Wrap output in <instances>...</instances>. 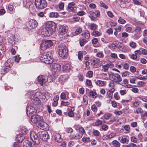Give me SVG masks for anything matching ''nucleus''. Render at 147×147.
I'll use <instances>...</instances> for the list:
<instances>
[{"label": "nucleus", "mask_w": 147, "mask_h": 147, "mask_svg": "<svg viewBox=\"0 0 147 147\" xmlns=\"http://www.w3.org/2000/svg\"><path fill=\"white\" fill-rule=\"evenodd\" d=\"M30 137L33 143L28 140H26L24 142V147H37V145L40 142V140L34 131H32L30 134Z\"/></svg>", "instance_id": "1"}, {"label": "nucleus", "mask_w": 147, "mask_h": 147, "mask_svg": "<svg viewBox=\"0 0 147 147\" xmlns=\"http://www.w3.org/2000/svg\"><path fill=\"white\" fill-rule=\"evenodd\" d=\"M40 60L42 62L47 64L53 63V61L52 53L51 51L45 52L40 55Z\"/></svg>", "instance_id": "2"}, {"label": "nucleus", "mask_w": 147, "mask_h": 147, "mask_svg": "<svg viewBox=\"0 0 147 147\" xmlns=\"http://www.w3.org/2000/svg\"><path fill=\"white\" fill-rule=\"evenodd\" d=\"M68 49L64 45H60L58 47V54L59 56L64 59L66 58L67 55Z\"/></svg>", "instance_id": "3"}, {"label": "nucleus", "mask_w": 147, "mask_h": 147, "mask_svg": "<svg viewBox=\"0 0 147 147\" xmlns=\"http://www.w3.org/2000/svg\"><path fill=\"white\" fill-rule=\"evenodd\" d=\"M45 27L49 32L50 36L55 32L56 28V26L55 24L51 22L47 23Z\"/></svg>", "instance_id": "4"}, {"label": "nucleus", "mask_w": 147, "mask_h": 147, "mask_svg": "<svg viewBox=\"0 0 147 147\" xmlns=\"http://www.w3.org/2000/svg\"><path fill=\"white\" fill-rule=\"evenodd\" d=\"M34 4L36 8L39 9L45 8L47 5L45 0H35Z\"/></svg>", "instance_id": "5"}, {"label": "nucleus", "mask_w": 147, "mask_h": 147, "mask_svg": "<svg viewBox=\"0 0 147 147\" xmlns=\"http://www.w3.org/2000/svg\"><path fill=\"white\" fill-rule=\"evenodd\" d=\"M53 45V43L51 40H46L43 41L40 48L41 50L44 51Z\"/></svg>", "instance_id": "6"}, {"label": "nucleus", "mask_w": 147, "mask_h": 147, "mask_svg": "<svg viewBox=\"0 0 147 147\" xmlns=\"http://www.w3.org/2000/svg\"><path fill=\"white\" fill-rule=\"evenodd\" d=\"M50 77H48L47 76L40 75L38 77V80L40 84L43 86L44 84H45L47 82H51L53 81L49 79Z\"/></svg>", "instance_id": "7"}, {"label": "nucleus", "mask_w": 147, "mask_h": 147, "mask_svg": "<svg viewBox=\"0 0 147 147\" xmlns=\"http://www.w3.org/2000/svg\"><path fill=\"white\" fill-rule=\"evenodd\" d=\"M35 134H36V133ZM38 137V136L40 138L45 141H47L48 139L49 138V135L48 134V133L45 130L41 131L38 132V135L36 134Z\"/></svg>", "instance_id": "8"}, {"label": "nucleus", "mask_w": 147, "mask_h": 147, "mask_svg": "<svg viewBox=\"0 0 147 147\" xmlns=\"http://www.w3.org/2000/svg\"><path fill=\"white\" fill-rule=\"evenodd\" d=\"M109 77L112 81L116 82L122 81V78L119 74L114 73H111L109 74Z\"/></svg>", "instance_id": "9"}, {"label": "nucleus", "mask_w": 147, "mask_h": 147, "mask_svg": "<svg viewBox=\"0 0 147 147\" xmlns=\"http://www.w3.org/2000/svg\"><path fill=\"white\" fill-rule=\"evenodd\" d=\"M11 60L10 59H8L4 64V68L2 70L4 73H7L9 71L10 69L13 65V64L10 61Z\"/></svg>", "instance_id": "10"}, {"label": "nucleus", "mask_w": 147, "mask_h": 147, "mask_svg": "<svg viewBox=\"0 0 147 147\" xmlns=\"http://www.w3.org/2000/svg\"><path fill=\"white\" fill-rule=\"evenodd\" d=\"M43 120L42 117L36 115H33L31 118V121L32 123L35 124H38L40 121Z\"/></svg>", "instance_id": "11"}, {"label": "nucleus", "mask_w": 147, "mask_h": 147, "mask_svg": "<svg viewBox=\"0 0 147 147\" xmlns=\"http://www.w3.org/2000/svg\"><path fill=\"white\" fill-rule=\"evenodd\" d=\"M68 27L66 25H59V33L63 34L66 33L68 31Z\"/></svg>", "instance_id": "12"}, {"label": "nucleus", "mask_w": 147, "mask_h": 147, "mask_svg": "<svg viewBox=\"0 0 147 147\" xmlns=\"http://www.w3.org/2000/svg\"><path fill=\"white\" fill-rule=\"evenodd\" d=\"M61 69V66L59 64L55 63L53 65L52 70L53 73L58 74Z\"/></svg>", "instance_id": "13"}, {"label": "nucleus", "mask_w": 147, "mask_h": 147, "mask_svg": "<svg viewBox=\"0 0 147 147\" xmlns=\"http://www.w3.org/2000/svg\"><path fill=\"white\" fill-rule=\"evenodd\" d=\"M37 26V22L34 20H31L28 23V27L30 29L35 28Z\"/></svg>", "instance_id": "14"}, {"label": "nucleus", "mask_w": 147, "mask_h": 147, "mask_svg": "<svg viewBox=\"0 0 147 147\" xmlns=\"http://www.w3.org/2000/svg\"><path fill=\"white\" fill-rule=\"evenodd\" d=\"M23 4L24 6L27 8H29L30 11L32 9L33 4L30 0H24Z\"/></svg>", "instance_id": "15"}, {"label": "nucleus", "mask_w": 147, "mask_h": 147, "mask_svg": "<svg viewBox=\"0 0 147 147\" xmlns=\"http://www.w3.org/2000/svg\"><path fill=\"white\" fill-rule=\"evenodd\" d=\"M82 137V135L79 133L74 132L70 135L69 138L72 140H77L80 139Z\"/></svg>", "instance_id": "16"}, {"label": "nucleus", "mask_w": 147, "mask_h": 147, "mask_svg": "<svg viewBox=\"0 0 147 147\" xmlns=\"http://www.w3.org/2000/svg\"><path fill=\"white\" fill-rule=\"evenodd\" d=\"M118 140L121 143L123 144H128L129 142V138L123 136H119L118 138Z\"/></svg>", "instance_id": "17"}, {"label": "nucleus", "mask_w": 147, "mask_h": 147, "mask_svg": "<svg viewBox=\"0 0 147 147\" xmlns=\"http://www.w3.org/2000/svg\"><path fill=\"white\" fill-rule=\"evenodd\" d=\"M89 17L92 20L94 21H96L98 20L96 16V13L93 11H90L89 12Z\"/></svg>", "instance_id": "18"}, {"label": "nucleus", "mask_w": 147, "mask_h": 147, "mask_svg": "<svg viewBox=\"0 0 147 147\" xmlns=\"http://www.w3.org/2000/svg\"><path fill=\"white\" fill-rule=\"evenodd\" d=\"M114 66V65L111 63L106 64V65L102 66V71L104 72H106L108 70L109 68H112Z\"/></svg>", "instance_id": "19"}, {"label": "nucleus", "mask_w": 147, "mask_h": 147, "mask_svg": "<svg viewBox=\"0 0 147 147\" xmlns=\"http://www.w3.org/2000/svg\"><path fill=\"white\" fill-rule=\"evenodd\" d=\"M68 79L67 75H63L61 76L59 78V81L61 84H63Z\"/></svg>", "instance_id": "20"}, {"label": "nucleus", "mask_w": 147, "mask_h": 147, "mask_svg": "<svg viewBox=\"0 0 147 147\" xmlns=\"http://www.w3.org/2000/svg\"><path fill=\"white\" fill-rule=\"evenodd\" d=\"M41 34L43 37H47L50 36L49 32L45 27L41 30Z\"/></svg>", "instance_id": "21"}, {"label": "nucleus", "mask_w": 147, "mask_h": 147, "mask_svg": "<svg viewBox=\"0 0 147 147\" xmlns=\"http://www.w3.org/2000/svg\"><path fill=\"white\" fill-rule=\"evenodd\" d=\"M54 138L55 141L58 142H61L63 140L61 135L58 133L55 134Z\"/></svg>", "instance_id": "22"}, {"label": "nucleus", "mask_w": 147, "mask_h": 147, "mask_svg": "<svg viewBox=\"0 0 147 147\" xmlns=\"http://www.w3.org/2000/svg\"><path fill=\"white\" fill-rule=\"evenodd\" d=\"M62 68L64 71L67 72L71 69V67L70 64L67 63L63 65Z\"/></svg>", "instance_id": "23"}, {"label": "nucleus", "mask_w": 147, "mask_h": 147, "mask_svg": "<svg viewBox=\"0 0 147 147\" xmlns=\"http://www.w3.org/2000/svg\"><path fill=\"white\" fill-rule=\"evenodd\" d=\"M39 127H40L42 129H46V127L47 126V124L43 122L42 120L40 121V122L38 123Z\"/></svg>", "instance_id": "24"}, {"label": "nucleus", "mask_w": 147, "mask_h": 147, "mask_svg": "<svg viewBox=\"0 0 147 147\" xmlns=\"http://www.w3.org/2000/svg\"><path fill=\"white\" fill-rule=\"evenodd\" d=\"M24 137L22 134H19L16 137V142L19 143H21L23 140Z\"/></svg>", "instance_id": "25"}, {"label": "nucleus", "mask_w": 147, "mask_h": 147, "mask_svg": "<svg viewBox=\"0 0 147 147\" xmlns=\"http://www.w3.org/2000/svg\"><path fill=\"white\" fill-rule=\"evenodd\" d=\"M105 61H99L98 63L96 64H94L93 65V67L94 68H98L100 66H103V65L105 63Z\"/></svg>", "instance_id": "26"}, {"label": "nucleus", "mask_w": 147, "mask_h": 147, "mask_svg": "<svg viewBox=\"0 0 147 147\" xmlns=\"http://www.w3.org/2000/svg\"><path fill=\"white\" fill-rule=\"evenodd\" d=\"M71 108V109L69 110L68 115L70 117H73L74 116V111L75 110L74 107H72Z\"/></svg>", "instance_id": "27"}, {"label": "nucleus", "mask_w": 147, "mask_h": 147, "mask_svg": "<svg viewBox=\"0 0 147 147\" xmlns=\"http://www.w3.org/2000/svg\"><path fill=\"white\" fill-rule=\"evenodd\" d=\"M96 84L100 86H105L106 84V82L101 80H98L96 82Z\"/></svg>", "instance_id": "28"}, {"label": "nucleus", "mask_w": 147, "mask_h": 147, "mask_svg": "<svg viewBox=\"0 0 147 147\" xmlns=\"http://www.w3.org/2000/svg\"><path fill=\"white\" fill-rule=\"evenodd\" d=\"M89 95L93 98H96L97 97V94L96 92L92 90L90 91Z\"/></svg>", "instance_id": "29"}, {"label": "nucleus", "mask_w": 147, "mask_h": 147, "mask_svg": "<svg viewBox=\"0 0 147 147\" xmlns=\"http://www.w3.org/2000/svg\"><path fill=\"white\" fill-rule=\"evenodd\" d=\"M115 90V89H110L107 92V95L109 98L111 97L113 95V93Z\"/></svg>", "instance_id": "30"}, {"label": "nucleus", "mask_w": 147, "mask_h": 147, "mask_svg": "<svg viewBox=\"0 0 147 147\" xmlns=\"http://www.w3.org/2000/svg\"><path fill=\"white\" fill-rule=\"evenodd\" d=\"M102 125V121L101 120L99 119H97L96 121L93 123V125L94 126L98 127Z\"/></svg>", "instance_id": "31"}, {"label": "nucleus", "mask_w": 147, "mask_h": 147, "mask_svg": "<svg viewBox=\"0 0 147 147\" xmlns=\"http://www.w3.org/2000/svg\"><path fill=\"white\" fill-rule=\"evenodd\" d=\"M20 131L24 135H25L28 132V131L27 129L24 127L20 128Z\"/></svg>", "instance_id": "32"}, {"label": "nucleus", "mask_w": 147, "mask_h": 147, "mask_svg": "<svg viewBox=\"0 0 147 147\" xmlns=\"http://www.w3.org/2000/svg\"><path fill=\"white\" fill-rule=\"evenodd\" d=\"M112 144L115 147H120L121 145L120 143L117 140L113 141Z\"/></svg>", "instance_id": "33"}, {"label": "nucleus", "mask_w": 147, "mask_h": 147, "mask_svg": "<svg viewBox=\"0 0 147 147\" xmlns=\"http://www.w3.org/2000/svg\"><path fill=\"white\" fill-rule=\"evenodd\" d=\"M49 16L51 18H58L59 16V15L57 13L52 12L50 13Z\"/></svg>", "instance_id": "34"}, {"label": "nucleus", "mask_w": 147, "mask_h": 147, "mask_svg": "<svg viewBox=\"0 0 147 147\" xmlns=\"http://www.w3.org/2000/svg\"><path fill=\"white\" fill-rule=\"evenodd\" d=\"M82 35L85 37L86 39H88L90 36V33L88 31H86L85 32L82 34Z\"/></svg>", "instance_id": "35"}, {"label": "nucleus", "mask_w": 147, "mask_h": 147, "mask_svg": "<svg viewBox=\"0 0 147 147\" xmlns=\"http://www.w3.org/2000/svg\"><path fill=\"white\" fill-rule=\"evenodd\" d=\"M76 7H73L67 8V10L69 12H72L73 13H75L76 11Z\"/></svg>", "instance_id": "36"}, {"label": "nucleus", "mask_w": 147, "mask_h": 147, "mask_svg": "<svg viewBox=\"0 0 147 147\" xmlns=\"http://www.w3.org/2000/svg\"><path fill=\"white\" fill-rule=\"evenodd\" d=\"M70 102L71 101L70 100L69 101H61V104L62 106H67L70 105Z\"/></svg>", "instance_id": "37"}, {"label": "nucleus", "mask_w": 147, "mask_h": 147, "mask_svg": "<svg viewBox=\"0 0 147 147\" xmlns=\"http://www.w3.org/2000/svg\"><path fill=\"white\" fill-rule=\"evenodd\" d=\"M87 41L86 39L83 38L80 41V45L81 46H83L86 43Z\"/></svg>", "instance_id": "38"}, {"label": "nucleus", "mask_w": 147, "mask_h": 147, "mask_svg": "<svg viewBox=\"0 0 147 147\" xmlns=\"http://www.w3.org/2000/svg\"><path fill=\"white\" fill-rule=\"evenodd\" d=\"M93 133L94 136L96 137L99 136L100 135V132L96 129L93 130Z\"/></svg>", "instance_id": "39"}, {"label": "nucleus", "mask_w": 147, "mask_h": 147, "mask_svg": "<svg viewBox=\"0 0 147 147\" xmlns=\"http://www.w3.org/2000/svg\"><path fill=\"white\" fill-rule=\"evenodd\" d=\"M89 28L92 30H95L96 28V25L94 23L90 25Z\"/></svg>", "instance_id": "40"}, {"label": "nucleus", "mask_w": 147, "mask_h": 147, "mask_svg": "<svg viewBox=\"0 0 147 147\" xmlns=\"http://www.w3.org/2000/svg\"><path fill=\"white\" fill-rule=\"evenodd\" d=\"M80 132V134L82 135H82L86 133L84 129L82 127H79L78 128Z\"/></svg>", "instance_id": "41"}, {"label": "nucleus", "mask_w": 147, "mask_h": 147, "mask_svg": "<svg viewBox=\"0 0 147 147\" xmlns=\"http://www.w3.org/2000/svg\"><path fill=\"white\" fill-rule=\"evenodd\" d=\"M118 22L119 24H124L126 23V21L125 20L120 17H119V19L118 20Z\"/></svg>", "instance_id": "42"}, {"label": "nucleus", "mask_w": 147, "mask_h": 147, "mask_svg": "<svg viewBox=\"0 0 147 147\" xmlns=\"http://www.w3.org/2000/svg\"><path fill=\"white\" fill-rule=\"evenodd\" d=\"M82 31V29L81 28L79 27L77 28L75 31V34L76 35H78Z\"/></svg>", "instance_id": "43"}, {"label": "nucleus", "mask_w": 147, "mask_h": 147, "mask_svg": "<svg viewBox=\"0 0 147 147\" xmlns=\"http://www.w3.org/2000/svg\"><path fill=\"white\" fill-rule=\"evenodd\" d=\"M101 129L104 131H106L108 129V126L106 124L102 125Z\"/></svg>", "instance_id": "44"}, {"label": "nucleus", "mask_w": 147, "mask_h": 147, "mask_svg": "<svg viewBox=\"0 0 147 147\" xmlns=\"http://www.w3.org/2000/svg\"><path fill=\"white\" fill-rule=\"evenodd\" d=\"M82 140L84 143H88L90 142V139L88 137H84L82 138Z\"/></svg>", "instance_id": "45"}, {"label": "nucleus", "mask_w": 147, "mask_h": 147, "mask_svg": "<svg viewBox=\"0 0 147 147\" xmlns=\"http://www.w3.org/2000/svg\"><path fill=\"white\" fill-rule=\"evenodd\" d=\"M111 115L110 113H107L105 114L103 116V117L105 119L107 120H108L111 117Z\"/></svg>", "instance_id": "46"}, {"label": "nucleus", "mask_w": 147, "mask_h": 147, "mask_svg": "<svg viewBox=\"0 0 147 147\" xmlns=\"http://www.w3.org/2000/svg\"><path fill=\"white\" fill-rule=\"evenodd\" d=\"M115 86V83L113 82H111L109 84V87L111 88L110 89H115L114 88Z\"/></svg>", "instance_id": "47"}, {"label": "nucleus", "mask_w": 147, "mask_h": 147, "mask_svg": "<svg viewBox=\"0 0 147 147\" xmlns=\"http://www.w3.org/2000/svg\"><path fill=\"white\" fill-rule=\"evenodd\" d=\"M134 4L139 5L141 4L142 1L140 0H132Z\"/></svg>", "instance_id": "48"}, {"label": "nucleus", "mask_w": 147, "mask_h": 147, "mask_svg": "<svg viewBox=\"0 0 147 147\" xmlns=\"http://www.w3.org/2000/svg\"><path fill=\"white\" fill-rule=\"evenodd\" d=\"M91 109L93 112H96L97 110V108L95 104H94L91 106Z\"/></svg>", "instance_id": "49"}, {"label": "nucleus", "mask_w": 147, "mask_h": 147, "mask_svg": "<svg viewBox=\"0 0 147 147\" xmlns=\"http://www.w3.org/2000/svg\"><path fill=\"white\" fill-rule=\"evenodd\" d=\"M5 47L2 44H0V52L4 53L5 51Z\"/></svg>", "instance_id": "50"}, {"label": "nucleus", "mask_w": 147, "mask_h": 147, "mask_svg": "<svg viewBox=\"0 0 147 147\" xmlns=\"http://www.w3.org/2000/svg\"><path fill=\"white\" fill-rule=\"evenodd\" d=\"M100 6L102 7H103L105 9H107L108 8V7L107 5H105V4L102 1H100Z\"/></svg>", "instance_id": "51"}, {"label": "nucleus", "mask_w": 147, "mask_h": 147, "mask_svg": "<svg viewBox=\"0 0 147 147\" xmlns=\"http://www.w3.org/2000/svg\"><path fill=\"white\" fill-rule=\"evenodd\" d=\"M134 31H135L137 33V34H140L141 32V28L140 27H137L135 29Z\"/></svg>", "instance_id": "52"}, {"label": "nucleus", "mask_w": 147, "mask_h": 147, "mask_svg": "<svg viewBox=\"0 0 147 147\" xmlns=\"http://www.w3.org/2000/svg\"><path fill=\"white\" fill-rule=\"evenodd\" d=\"M116 133L114 132H112L109 134L108 135L109 139L110 140L116 136Z\"/></svg>", "instance_id": "53"}, {"label": "nucleus", "mask_w": 147, "mask_h": 147, "mask_svg": "<svg viewBox=\"0 0 147 147\" xmlns=\"http://www.w3.org/2000/svg\"><path fill=\"white\" fill-rule=\"evenodd\" d=\"M92 35L95 36H98L100 35V33L98 31H94L92 34Z\"/></svg>", "instance_id": "54"}, {"label": "nucleus", "mask_w": 147, "mask_h": 147, "mask_svg": "<svg viewBox=\"0 0 147 147\" xmlns=\"http://www.w3.org/2000/svg\"><path fill=\"white\" fill-rule=\"evenodd\" d=\"M93 75V72L92 71H88L86 74L87 77L89 78H91Z\"/></svg>", "instance_id": "55"}, {"label": "nucleus", "mask_w": 147, "mask_h": 147, "mask_svg": "<svg viewBox=\"0 0 147 147\" xmlns=\"http://www.w3.org/2000/svg\"><path fill=\"white\" fill-rule=\"evenodd\" d=\"M22 22V20L20 18L16 19L15 22V23L17 25H19Z\"/></svg>", "instance_id": "56"}, {"label": "nucleus", "mask_w": 147, "mask_h": 147, "mask_svg": "<svg viewBox=\"0 0 147 147\" xmlns=\"http://www.w3.org/2000/svg\"><path fill=\"white\" fill-rule=\"evenodd\" d=\"M129 45L133 48H135L136 46V43L134 41L131 42L129 43Z\"/></svg>", "instance_id": "57"}, {"label": "nucleus", "mask_w": 147, "mask_h": 147, "mask_svg": "<svg viewBox=\"0 0 147 147\" xmlns=\"http://www.w3.org/2000/svg\"><path fill=\"white\" fill-rule=\"evenodd\" d=\"M119 92L121 95L123 96L126 94L127 90H120Z\"/></svg>", "instance_id": "58"}, {"label": "nucleus", "mask_w": 147, "mask_h": 147, "mask_svg": "<svg viewBox=\"0 0 147 147\" xmlns=\"http://www.w3.org/2000/svg\"><path fill=\"white\" fill-rule=\"evenodd\" d=\"M81 53V51H80L78 52V59L80 61L82 59L83 57V55Z\"/></svg>", "instance_id": "59"}, {"label": "nucleus", "mask_w": 147, "mask_h": 147, "mask_svg": "<svg viewBox=\"0 0 147 147\" xmlns=\"http://www.w3.org/2000/svg\"><path fill=\"white\" fill-rule=\"evenodd\" d=\"M100 60L98 58H95L91 59V61L94 63L96 64L98 63V62Z\"/></svg>", "instance_id": "60"}, {"label": "nucleus", "mask_w": 147, "mask_h": 147, "mask_svg": "<svg viewBox=\"0 0 147 147\" xmlns=\"http://www.w3.org/2000/svg\"><path fill=\"white\" fill-rule=\"evenodd\" d=\"M96 56L100 58H102L104 57V55L102 53L98 52L97 53Z\"/></svg>", "instance_id": "61"}, {"label": "nucleus", "mask_w": 147, "mask_h": 147, "mask_svg": "<svg viewBox=\"0 0 147 147\" xmlns=\"http://www.w3.org/2000/svg\"><path fill=\"white\" fill-rule=\"evenodd\" d=\"M75 5V3L74 2L69 3L68 4V7L67 8H69L71 7V8L73 7H75L74 6Z\"/></svg>", "instance_id": "62"}, {"label": "nucleus", "mask_w": 147, "mask_h": 147, "mask_svg": "<svg viewBox=\"0 0 147 147\" xmlns=\"http://www.w3.org/2000/svg\"><path fill=\"white\" fill-rule=\"evenodd\" d=\"M75 144V142L74 141H70L68 142V146L69 147H72Z\"/></svg>", "instance_id": "63"}, {"label": "nucleus", "mask_w": 147, "mask_h": 147, "mask_svg": "<svg viewBox=\"0 0 147 147\" xmlns=\"http://www.w3.org/2000/svg\"><path fill=\"white\" fill-rule=\"evenodd\" d=\"M129 72L128 71H125L123 72L122 74V76L123 77H125L129 75Z\"/></svg>", "instance_id": "64"}]
</instances>
